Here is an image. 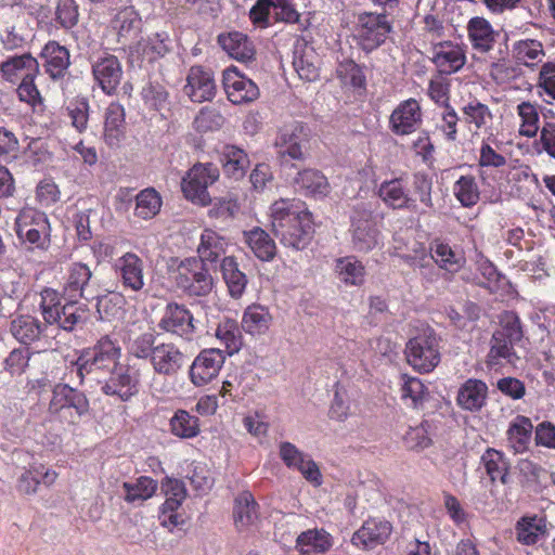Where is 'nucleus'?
<instances>
[{"instance_id":"nucleus-55","label":"nucleus","mask_w":555,"mask_h":555,"mask_svg":"<svg viewBox=\"0 0 555 555\" xmlns=\"http://www.w3.org/2000/svg\"><path fill=\"white\" fill-rule=\"evenodd\" d=\"M169 425L171 434L182 439L194 438L201 431L198 418L185 410H178L170 418Z\"/></svg>"},{"instance_id":"nucleus-12","label":"nucleus","mask_w":555,"mask_h":555,"mask_svg":"<svg viewBox=\"0 0 555 555\" xmlns=\"http://www.w3.org/2000/svg\"><path fill=\"white\" fill-rule=\"evenodd\" d=\"M186 359V354L173 343H160L155 346L150 364L155 374L173 377L184 366Z\"/></svg>"},{"instance_id":"nucleus-51","label":"nucleus","mask_w":555,"mask_h":555,"mask_svg":"<svg viewBox=\"0 0 555 555\" xmlns=\"http://www.w3.org/2000/svg\"><path fill=\"white\" fill-rule=\"evenodd\" d=\"M10 332L22 344H30L39 338L42 328L40 322L31 315H18L11 321Z\"/></svg>"},{"instance_id":"nucleus-26","label":"nucleus","mask_w":555,"mask_h":555,"mask_svg":"<svg viewBox=\"0 0 555 555\" xmlns=\"http://www.w3.org/2000/svg\"><path fill=\"white\" fill-rule=\"evenodd\" d=\"M548 535L547 521L538 515H525L515 524L516 541L526 546H531L544 541Z\"/></svg>"},{"instance_id":"nucleus-27","label":"nucleus","mask_w":555,"mask_h":555,"mask_svg":"<svg viewBox=\"0 0 555 555\" xmlns=\"http://www.w3.org/2000/svg\"><path fill=\"white\" fill-rule=\"evenodd\" d=\"M467 35L474 50L480 53L491 51L496 41L498 33L488 20L480 16L472 17L467 23Z\"/></svg>"},{"instance_id":"nucleus-23","label":"nucleus","mask_w":555,"mask_h":555,"mask_svg":"<svg viewBox=\"0 0 555 555\" xmlns=\"http://www.w3.org/2000/svg\"><path fill=\"white\" fill-rule=\"evenodd\" d=\"M310 212L294 199L281 198L270 206V221L275 236L288 229L293 222L301 219L302 215Z\"/></svg>"},{"instance_id":"nucleus-19","label":"nucleus","mask_w":555,"mask_h":555,"mask_svg":"<svg viewBox=\"0 0 555 555\" xmlns=\"http://www.w3.org/2000/svg\"><path fill=\"white\" fill-rule=\"evenodd\" d=\"M65 409H74L81 417L89 412V400L86 395L66 384H57L52 390L49 411L59 414Z\"/></svg>"},{"instance_id":"nucleus-47","label":"nucleus","mask_w":555,"mask_h":555,"mask_svg":"<svg viewBox=\"0 0 555 555\" xmlns=\"http://www.w3.org/2000/svg\"><path fill=\"white\" fill-rule=\"evenodd\" d=\"M512 54L518 64L532 68L542 61L545 51L540 40L521 39L513 43Z\"/></svg>"},{"instance_id":"nucleus-57","label":"nucleus","mask_w":555,"mask_h":555,"mask_svg":"<svg viewBox=\"0 0 555 555\" xmlns=\"http://www.w3.org/2000/svg\"><path fill=\"white\" fill-rule=\"evenodd\" d=\"M453 194L463 207L475 206L480 197V191L474 176H461L453 185Z\"/></svg>"},{"instance_id":"nucleus-30","label":"nucleus","mask_w":555,"mask_h":555,"mask_svg":"<svg viewBox=\"0 0 555 555\" xmlns=\"http://www.w3.org/2000/svg\"><path fill=\"white\" fill-rule=\"evenodd\" d=\"M333 542V537L326 530L313 528L298 534L295 547L302 555H318L328 552Z\"/></svg>"},{"instance_id":"nucleus-37","label":"nucleus","mask_w":555,"mask_h":555,"mask_svg":"<svg viewBox=\"0 0 555 555\" xmlns=\"http://www.w3.org/2000/svg\"><path fill=\"white\" fill-rule=\"evenodd\" d=\"M488 387L486 383L480 379H467L459 389L456 402L467 411L480 410L487 399Z\"/></svg>"},{"instance_id":"nucleus-29","label":"nucleus","mask_w":555,"mask_h":555,"mask_svg":"<svg viewBox=\"0 0 555 555\" xmlns=\"http://www.w3.org/2000/svg\"><path fill=\"white\" fill-rule=\"evenodd\" d=\"M125 108L121 104L111 103L104 114V141L109 146H118L125 139Z\"/></svg>"},{"instance_id":"nucleus-43","label":"nucleus","mask_w":555,"mask_h":555,"mask_svg":"<svg viewBox=\"0 0 555 555\" xmlns=\"http://www.w3.org/2000/svg\"><path fill=\"white\" fill-rule=\"evenodd\" d=\"M311 224V214L302 215L300 220L293 222L288 229L283 230L276 237L284 246L302 249L309 242Z\"/></svg>"},{"instance_id":"nucleus-2","label":"nucleus","mask_w":555,"mask_h":555,"mask_svg":"<svg viewBox=\"0 0 555 555\" xmlns=\"http://www.w3.org/2000/svg\"><path fill=\"white\" fill-rule=\"evenodd\" d=\"M15 232L27 249L47 250L50 246L51 227L44 212L31 207L23 208L15 219Z\"/></svg>"},{"instance_id":"nucleus-56","label":"nucleus","mask_w":555,"mask_h":555,"mask_svg":"<svg viewBox=\"0 0 555 555\" xmlns=\"http://www.w3.org/2000/svg\"><path fill=\"white\" fill-rule=\"evenodd\" d=\"M162 204V197L156 190L144 189L135 196L134 215L143 220L152 219L159 212Z\"/></svg>"},{"instance_id":"nucleus-10","label":"nucleus","mask_w":555,"mask_h":555,"mask_svg":"<svg viewBox=\"0 0 555 555\" xmlns=\"http://www.w3.org/2000/svg\"><path fill=\"white\" fill-rule=\"evenodd\" d=\"M225 361V354L218 348L202 350L190 367V380L196 387H202L215 379Z\"/></svg>"},{"instance_id":"nucleus-28","label":"nucleus","mask_w":555,"mask_h":555,"mask_svg":"<svg viewBox=\"0 0 555 555\" xmlns=\"http://www.w3.org/2000/svg\"><path fill=\"white\" fill-rule=\"evenodd\" d=\"M293 66L300 79L315 81L320 76V57L314 48L308 43L296 46Z\"/></svg>"},{"instance_id":"nucleus-46","label":"nucleus","mask_w":555,"mask_h":555,"mask_svg":"<svg viewBox=\"0 0 555 555\" xmlns=\"http://www.w3.org/2000/svg\"><path fill=\"white\" fill-rule=\"evenodd\" d=\"M220 269L231 297L235 299L241 298L246 289L247 278L245 273L240 270L235 257H223Z\"/></svg>"},{"instance_id":"nucleus-32","label":"nucleus","mask_w":555,"mask_h":555,"mask_svg":"<svg viewBox=\"0 0 555 555\" xmlns=\"http://www.w3.org/2000/svg\"><path fill=\"white\" fill-rule=\"evenodd\" d=\"M43 67L52 79L63 77L70 65L69 51L56 41H49L41 51Z\"/></svg>"},{"instance_id":"nucleus-45","label":"nucleus","mask_w":555,"mask_h":555,"mask_svg":"<svg viewBox=\"0 0 555 555\" xmlns=\"http://www.w3.org/2000/svg\"><path fill=\"white\" fill-rule=\"evenodd\" d=\"M220 160L224 173L235 180L243 178L249 166V158L245 151L235 145L223 146Z\"/></svg>"},{"instance_id":"nucleus-40","label":"nucleus","mask_w":555,"mask_h":555,"mask_svg":"<svg viewBox=\"0 0 555 555\" xmlns=\"http://www.w3.org/2000/svg\"><path fill=\"white\" fill-rule=\"evenodd\" d=\"M228 240L211 229H205L201 234L197 254L203 263L218 261L227 251Z\"/></svg>"},{"instance_id":"nucleus-33","label":"nucleus","mask_w":555,"mask_h":555,"mask_svg":"<svg viewBox=\"0 0 555 555\" xmlns=\"http://www.w3.org/2000/svg\"><path fill=\"white\" fill-rule=\"evenodd\" d=\"M463 121L474 133L487 131L491 128L493 114L490 107L478 99H470L461 107Z\"/></svg>"},{"instance_id":"nucleus-9","label":"nucleus","mask_w":555,"mask_h":555,"mask_svg":"<svg viewBox=\"0 0 555 555\" xmlns=\"http://www.w3.org/2000/svg\"><path fill=\"white\" fill-rule=\"evenodd\" d=\"M109 378L102 386L107 396L118 397L121 401H129L139 393L140 371L130 365H120L111 372Z\"/></svg>"},{"instance_id":"nucleus-15","label":"nucleus","mask_w":555,"mask_h":555,"mask_svg":"<svg viewBox=\"0 0 555 555\" xmlns=\"http://www.w3.org/2000/svg\"><path fill=\"white\" fill-rule=\"evenodd\" d=\"M392 525L382 517H371L352 534L351 542L362 550H372L387 542Z\"/></svg>"},{"instance_id":"nucleus-39","label":"nucleus","mask_w":555,"mask_h":555,"mask_svg":"<svg viewBox=\"0 0 555 555\" xmlns=\"http://www.w3.org/2000/svg\"><path fill=\"white\" fill-rule=\"evenodd\" d=\"M532 429L529 417L518 415L511 422L506 431L507 446L515 454H521L529 449Z\"/></svg>"},{"instance_id":"nucleus-62","label":"nucleus","mask_w":555,"mask_h":555,"mask_svg":"<svg viewBox=\"0 0 555 555\" xmlns=\"http://www.w3.org/2000/svg\"><path fill=\"white\" fill-rule=\"evenodd\" d=\"M336 76L344 86L361 88L365 83L362 69L351 60H345L337 65Z\"/></svg>"},{"instance_id":"nucleus-36","label":"nucleus","mask_w":555,"mask_h":555,"mask_svg":"<svg viewBox=\"0 0 555 555\" xmlns=\"http://www.w3.org/2000/svg\"><path fill=\"white\" fill-rule=\"evenodd\" d=\"M336 279L346 286H361L365 281V267L354 256H345L335 260Z\"/></svg>"},{"instance_id":"nucleus-48","label":"nucleus","mask_w":555,"mask_h":555,"mask_svg":"<svg viewBox=\"0 0 555 555\" xmlns=\"http://www.w3.org/2000/svg\"><path fill=\"white\" fill-rule=\"evenodd\" d=\"M401 400L406 406L420 409L428 400L429 391L426 385L418 378L409 375L401 376Z\"/></svg>"},{"instance_id":"nucleus-21","label":"nucleus","mask_w":555,"mask_h":555,"mask_svg":"<svg viewBox=\"0 0 555 555\" xmlns=\"http://www.w3.org/2000/svg\"><path fill=\"white\" fill-rule=\"evenodd\" d=\"M308 134L302 125L295 122L283 127L276 139L275 146L279 154L289 156L292 159L301 160L305 157V149Z\"/></svg>"},{"instance_id":"nucleus-58","label":"nucleus","mask_w":555,"mask_h":555,"mask_svg":"<svg viewBox=\"0 0 555 555\" xmlns=\"http://www.w3.org/2000/svg\"><path fill=\"white\" fill-rule=\"evenodd\" d=\"M535 88L544 103L553 104L555 101V62L548 61L541 65Z\"/></svg>"},{"instance_id":"nucleus-54","label":"nucleus","mask_w":555,"mask_h":555,"mask_svg":"<svg viewBox=\"0 0 555 555\" xmlns=\"http://www.w3.org/2000/svg\"><path fill=\"white\" fill-rule=\"evenodd\" d=\"M216 337L225 347L229 356L238 352L243 345L241 328L235 320L224 319L216 328Z\"/></svg>"},{"instance_id":"nucleus-49","label":"nucleus","mask_w":555,"mask_h":555,"mask_svg":"<svg viewBox=\"0 0 555 555\" xmlns=\"http://www.w3.org/2000/svg\"><path fill=\"white\" fill-rule=\"evenodd\" d=\"M38 68L37 60L30 54L11 57L1 65L3 76L11 81L14 79H24L28 76H36Z\"/></svg>"},{"instance_id":"nucleus-11","label":"nucleus","mask_w":555,"mask_h":555,"mask_svg":"<svg viewBox=\"0 0 555 555\" xmlns=\"http://www.w3.org/2000/svg\"><path fill=\"white\" fill-rule=\"evenodd\" d=\"M193 321V314L184 305L169 302L157 325L166 333L190 340L195 331Z\"/></svg>"},{"instance_id":"nucleus-25","label":"nucleus","mask_w":555,"mask_h":555,"mask_svg":"<svg viewBox=\"0 0 555 555\" xmlns=\"http://www.w3.org/2000/svg\"><path fill=\"white\" fill-rule=\"evenodd\" d=\"M378 196L386 206L392 209L412 210L416 207V199L410 195L402 178L382 182L378 188Z\"/></svg>"},{"instance_id":"nucleus-59","label":"nucleus","mask_w":555,"mask_h":555,"mask_svg":"<svg viewBox=\"0 0 555 555\" xmlns=\"http://www.w3.org/2000/svg\"><path fill=\"white\" fill-rule=\"evenodd\" d=\"M517 115L520 119L519 134L533 138L539 131V113L534 104L524 101L517 105Z\"/></svg>"},{"instance_id":"nucleus-52","label":"nucleus","mask_w":555,"mask_h":555,"mask_svg":"<svg viewBox=\"0 0 555 555\" xmlns=\"http://www.w3.org/2000/svg\"><path fill=\"white\" fill-rule=\"evenodd\" d=\"M486 472L492 481L508 482L509 462L505 455L494 449H487L481 456Z\"/></svg>"},{"instance_id":"nucleus-16","label":"nucleus","mask_w":555,"mask_h":555,"mask_svg":"<svg viewBox=\"0 0 555 555\" xmlns=\"http://www.w3.org/2000/svg\"><path fill=\"white\" fill-rule=\"evenodd\" d=\"M422 124V109L415 99L402 101L389 117V128L397 135L413 133Z\"/></svg>"},{"instance_id":"nucleus-63","label":"nucleus","mask_w":555,"mask_h":555,"mask_svg":"<svg viewBox=\"0 0 555 555\" xmlns=\"http://www.w3.org/2000/svg\"><path fill=\"white\" fill-rule=\"evenodd\" d=\"M155 335L151 332L139 334L129 340L127 350L137 359L150 360L155 350Z\"/></svg>"},{"instance_id":"nucleus-7","label":"nucleus","mask_w":555,"mask_h":555,"mask_svg":"<svg viewBox=\"0 0 555 555\" xmlns=\"http://www.w3.org/2000/svg\"><path fill=\"white\" fill-rule=\"evenodd\" d=\"M351 247L357 253H370L382 244L373 211L363 205L358 206L351 217Z\"/></svg>"},{"instance_id":"nucleus-5","label":"nucleus","mask_w":555,"mask_h":555,"mask_svg":"<svg viewBox=\"0 0 555 555\" xmlns=\"http://www.w3.org/2000/svg\"><path fill=\"white\" fill-rule=\"evenodd\" d=\"M404 353L415 371L429 373L440 362L439 338L433 331H425L406 343Z\"/></svg>"},{"instance_id":"nucleus-3","label":"nucleus","mask_w":555,"mask_h":555,"mask_svg":"<svg viewBox=\"0 0 555 555\" xmlns=\"http://www.w3.org/2000/svg\"><path fill=\"white\" fill-rule=\"evenodd\" d=\"M40 309L48 324H56L64 331H73L86 318V306H78L70 300L61 305V296L56 289L44 288L40 293Z\"/></svg>"},{"instance_id":"nucleus-38","label":"nucleus","mask_w":555,"mask_h":555,"mask_svg":"<svg viewBox=\"0 0 555 555\" xmlns=\"http://www.w3.org/2000/svg\"><path fill=\"white\" fill-rule=\"evenodd\" d=\"M218 42L231 57L240 62H248L254 59V44L247 36L242 33L232 31L221 34L218 36Z\"/></svg>"},{"instance_id":"nucleus-53","label":"nucleus","mask_w":555,"mask_h":555,"mask_svg":"<svg viewBox=\"0 0 555 555\" xmlns=\"http://www.w3.org/2000/svg\"><path fill=\"white\" fill-rule=\"evenodd\" d=\"M141 18L133 8L120 10L112 21V27L117 31L119 40L135 37L140 30Z\"/></svg>"},{"instance_id":"nucleus-17","label":"nucleus","mask_w":555,"mask_h":555,"mask_svg":"<svg viewBox=\"0 0 555 555\" xmlns=\"http://www.w3.org/2000/svg\"><path fill=\"white\" fill-rule=\"evenodd\" d=\"M163 491L166 501L162 505V524L166 527H176L183 522L180 514L177 513L186 498V489L183 481L175 478H167L163 482Z\"/></svg>"},{"instance_id":"nucleus-60","label":"nucleus","mask_w":555,"mask_h":555,"mask_svg":"<svg viewBox=\"0 0 555 555\" xmlns=\"http://www.w3.org/2000/svg\"><path fill=\"white\" fill-rule=\"evenodd\" d=\"M90 105L86 98H75L72 100L67 107V116L70 119V125L79 132L86 131L89 121Z\"/></svg>"},{"instance_id":"nucleus-20","label":"nucleus","mask_w":555,"mask_h":555,"mask_svg":"<svg viewBox=\"0 0 555 555\" xmlns=\"http://www.w3.org/2000/svg\"><path fill=\"white\" fill-rule=\"evenodd\" d=\"M92 74L103 92L112 94L120 83L122 68L115 55L104 53L92 63Z\"/></svg>"},{"instance_id":"nucleus-35","label":"nucleus","mask_w":555,"mask_h":555,"mask_svg":"<svg viewBox=\"0 0 555 555\" xmlns=\"http://www.w3.org/2000/svg\"><path fill=\"white\" fill-rule=\"evenodd\" d=\"M259 517L258 504L248 491L241 492L234 500L233 519L237 530L243 531L253 527Z\"/></svg>"},{"instance_id":"nucleus-31","label":"nucleus","mask_w":555,"mask_h":555,"mask_svg":"<svg viewBox=\"0 0 555 555\" xmlns=\"http://www.w3.org/2000/svg\"><path fill=\"white\" fill-rule=\"evenodd\" d=\"M273 317L268 307L253 304L249 305L243 312L242 330L254 337H259L270 330Z\"/></svg>"},{"instance_id":"nucleus-42","label":"nucleus","mask_w":555,"mask_h":555,"mask_svg":"<svg viewBox=\"0 0 555 555\" xmlns=\"http://www.w3.org/2000/svg\"><path fill=\"white\" fill-rule=\"evenodd\" d=\"M170 39L167 33H155L141 39L131 47V53H137L143 60L153 62L165 56L169 52Z\"/></svg>"},{"instance_id":"nucleus-24","label":"nucleus","mask_w":555,"mask_h":555,"mask_svg":"<svg viewBox=\"0 0 555 555\" xmlns=\"http://www.w3.org/2000/svg\"><path fill=\"white\" fill-rule=\"evenodd\" d=\"M433 62L442 74L456 73L465 65V50L451 41L439 42L434 46Z\"/></svg>"},{"instance_id":"nucleus-22","label":"nucleus","mask_w":555,"mask_h":555,"mask_svg":"<svg viewBox=\"0 0 555 555\" xmlns=\"http://www.w3.org/2000/svg\"><path fill=\"white\" fill-rule=\"evenodd\" d=\"M184 92L191 101L196 103L211 101L216 94L212 73L202 66L191 67L186 77Z\"/></svg>"},{"instance_id":"nucleus-50","label":"nucleus","mask_w":555,"mask_h":555,"mask_svg":"<svg viewBox=\"0 0 555 555\" xmlns=\"http://www.w3.org/2000/svg\"><path fill=\"white\" fill-rule=\"evenodd\" d=\"M124 500L127 503H142L151 499L156 490L157 482L147 476H141L133 482L126 481L122 483Z\"/></svg>"},{"instance_id":"nucleus-4","label":"nucleus","mask_w":555,"mask_h":555,"mask_svg":"<svg viewBox=\"0 0 555 555\" xmlns=\"http://www.w3.org/2000/svg\"><path fill=\"white\" fill-rule=\"evenodd\" d=\"M175 282L179 289L190 297H205L214 288L215 282L205 263L196 257L179 262L175 271Z\"/></svg>"},{"instance_id":"nucleus-6","label":"nucleus","mask_w":555,"mask_h":555,"mask_svg":"<svg viewBox=\"0 0 555 555\" xmlns=\"http://www.w3.org/2000/svg\"><path fill=\"white\" fill-rule=\"evenodd\" d=\"M219 178V169L216 165L195 164L183 177L181 189L186 199L194 204L207 206L211 198L208 188Z\"/></svg>"},{"instance_id":"nucleus-18","label":"nucleus","mask_w":555,"mask_h":555,"mask_svg":"<svg viewBox=\"0 0 555 555\" xmlns=\"http://www.w3.org/2000/svg\"><path fill=\"white\" fill-rule=\"evenodd\" d=\"M92 271L83 262H72L66 271L63 284V296L77 305L79 298H88Z\"/></svg>"},{"instance_id":"nucleus-14","label":"nucleus","mask_w":555,"mask_h":555,"mask_svg":"<svg viewBox=\"0 0 555 555\" xmlns=\"http://www.w3.org/2000/svg\"><path fill=\"white\" fill-rule=\"evenodd\" d=\"M114 270L125 289L138 293L144 288V262L137 254L128 251L118 257Z\"/></svg>"},{"instance_id":"nucleus-13","label":"nucleus","mask_w":555,"mask_h":555,"mask_svg":"<svg viewBox=\"0 0 555 555\" xmlns=\"http://www.w3.org/2000/svg\"><path fill=\"white\" fill-rule=\"evenodd\" d=\"M222 83L229 101L233 104L250 103L259 96L258 86L234 66L223 72Z\"/></svg>"},{"instance_id":"nucleus-8","label":"nucleus","mask_w":555,"mask_h":555,"mask_svg":"<svg viewBox=\"0 0 555 555\" xmlns=\"http://www.w3.org/2000/svg\"><path fill=\"white\" fill-rule=\"evenodd\" d=\"M391 26L385 13H363L359 16L357 37L365 51H372L385 42Z\"/></svg>"},{"instance_id":"nucleus-61","label":"nucleus","mask_w":555,"mask_h":555,"mask_svg":"<svg viewBox=\"0 0 555 555\" xmlns=\"http://www.w3.org/2000/svg\"><path fill=\"white\" fill-rule=\"evenodd\" d=\"M430 425L422 422L415 427H410L403 436L404 446L410 450H424L431 444Z\"/></svg>"},{"instance_id":"nucleus-44","label":"nucleus","mask_w":555,"mask_h":555,"mask_svg":"<svg viewBox=\"0 0 555 555\" xmlns=\"http://www.w3.org/2000/svg\"><path fill=\"white\" fill-rule=\"evenodd\" d=\"M243 235L245 243L258 259L270 261L274 258L276 253L275 243L263 229L255 227L244 231Z\"/></svg>"},{"instance_id":"nucleus-34","label":"nucleus","mask_w":555,"mask_h":555,"mask_svg":"<svg viewBox=\"0 0 555 555\" xmlns=\"http://www.w3.org/2000/svg\"><path fill=\"white\" fill-rule=\"evenodd\" d=\"M295 189L306 196L322 197L330 193L327 178L317 169H304L294 179Z\"/></svg>"},{"instance_id":"nucleus-41","label":"nucleus","mask_w":555,"mask_h":555,"mask_svg":"<svg viewBox=\"0 0 555 555\" xmlns=\"http://www.w3.org/2000/svg\"><path fill=\"white\" fill-rule=\"evenodd\" d=\"M430 251L433 253L434 261L441 269L450 273L459 272L466 262L464 251L461 248L452 247L444 242H434Z\"/></svg>"},{"instance_id":"nucleus-1","label":"nucleus","mask_w":555,"mask_h":555,"mask_svg":"<svg viewBox=\"0 0 555 555\" xmlns=\"http://www.w3.org/2000/svg\"><path fill=\"white\" fill-rule=\"evenodd\" d=\"M121 349L108 336L101 337L92 348L81 350L74 362L76 373L82 383L83 378L94 372H112L119 364Z\"/></svg>"},{"instance_id":"nucleus-64","label":"nucleus","mask_w":555,"mask_h":555,"mask_svg":"<svg viewBox=\"0 0 555 555\" xmlns=\"http://www.w3.org/2000/svg\"><path fill=\"white\" fill-rule=\"evenodd\" d=\"M224 124V117L215 108L204 107L196 115L193 126L196 131L206 133L219 130Z\"/></svg>"}]
</instances>
